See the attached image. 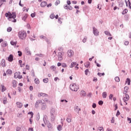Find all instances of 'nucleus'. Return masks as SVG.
Returning a JSON list of instances; mask_svg holds the SVG:
<instances>
[{"label":"nucleus","instance_id":"f257e3e1","mask_svg":"<svg viewBox=\"0 0 131 131\" xmlns=\"http://www.w3.org/2000/svg\"><path fill=\"white\" fill-rule=\"evenodd\" d=\"M5 16L8 18V20L11 21L12 22H17L16 19V13L8 12V13H5Z\"/></svg>","mask_w":131,"mask_h":131},{"label":"nucleus","instance_id":"f03ea898","mask_svg":"<svg viewBox=\"0 0 131 131\" xmlns=\"http://www.w3.org/2000/svg\"><path fill=\"white\" fill-rule=\"evenodd\" d=\"M18 36L20 39L24 40L26 38V36H27V33L25 31H20L18 33Z\"/></svg>","mask_w":131,"mask_h":131},{"label":"nucleus","instance_id":"7ed1b4c3","mask_svg":"<svg viewBox=\"0 0 131 131\" xmlns=\"http://www.w3.org/2000/svg\"><path fill=\"white\" fill-rule=\"evenodd\" d=\"M70 89L73 92H77L79 88L78 87V85H76V84L74 83L70 85Z\"/></svg>","mask_w":131,"mask_h":131},{"label":"nucleus","instance_id":"20e7f679","mask_svg":"<svg viewBox=\"0 0 131 131\" xmlns=\"http://www.w3.org/2000/svg\"><path fill=\"white\" fill-rule=\"evenodd\" d=\"M123 100L124 102L125 103V105H127V102L129 100V96L126 93H124V92Z\"/></svg>","mask_w":131,"mask_h":131},{"label":"nucleus","instance_id":"39448f33","mask_svg":"<svg viewBox=\"0 0 131 131\" xmlns=\"http://www.w3.org/2000/svg\"><path fill=\"white\" fill-rule=\"evenodd\" d=\"M67 54L68 57H69V58H72V57H73V56L74 55V51H73V50L71 49L69 50L68 51Z\"/></svg>","mask_w":131,"mask_h":131},{"label":"nucleus","instance_id":"423d86ee","mask_svg":"<svg viewBox=\"0 0 131 131\" xmlns=\"http://www.w3.org/2000/svg\"><path fill=\"white\" fill-rule=\"evenodd\" d=\"M65 54V52H59L58 54V59L59 61H62L63 60V55Z\"/></svg>","mask_w":131,"mask_h":131},{"label":"nucleus","instance_id":"0eeeda50","mask_svg":"<svg viewBox=\"0 0 131 131\" xmlns=\"http://www.w3.org/2000/svg\"><path fill=\"white\" fill-rule=\"evenodd\" d=\"M75 66H76L75 67V69L76 70H78V69H79V68L77 67L78 66V63H76V62H73L71 63V65L70 66V68H73V67H74Z\"/></svg>","mask_w":131,"mask_h":131},{"label":"nucleus","instance_id":"6e6552de","mask_svg":"<svg viewBox=\"0 0 131 131\" xmlns=\"http://www.w3.org/2000/svg\"><path fill=\"white\" fill-rule=\"evenodd\" d=\"M20 74H21V73L20 72H16L14 74V78H18L19 79H21V78H22V76L20 75Z\"/></svg>","mask_w":131,"mask_h":131},{"label":"nucleus","instance_id":"1a4fd4ad","mask_svg":"<svg viewBox=\"0 0 131 131\" xmlns=\"http://www.w3.org/2000/svg\"><path fill=\"white\" fill-rule=\"evenodd\" d=\"M16 106L17 107V108H22V107H23V103L18 101L16 103Z\"/></svg>","mask_w":131,"mask_h":131},{"label":"nucleus","instance_id":"9d476101","mask_svg":"<svg viewBox=\"0 0 131 131\" xmlns=\"http://www.w3.org/2000/svg\"><path fill=\"white\" fill-rule=\"evenodd\" d=\"M42 101L41 100H38L36 101V103L35 104V108H38L39 104H41Z\"/></svg>","mask_w":131,"mask_h":131},{"label":"nucleus","instance_id":"9b49d317","mask_svg":"<svg viewBox=\"0 0 131 131\" xmlns=\"http://www.w3.org/2000/svg\"><path fill=\"white\" fill-rule=\"evenodd\" d=\"M13 60L14 56H13V55L12 54H10L8 58V60L9 61V62H13Z\"/></svg>","mask_w":131,"mask_h":131},{"label":"nucleus","instance_id":"f8f14e48","mask_svg":"<svg viewBox=\"0 0 131 131\" xmlns=\"http://www.w3.org/2000/svg\"><path fill=\"white\" fill-rule=\"evenodd\" d=\"M93 33L94 35H95L96 36L99 35V31L95 27L93 28Z\"/></svg>","mask_w":131,"mask_h":131},{"label":"nucleus","instance_id":"ddd939ff","mask_svg":"<svg viewBox=\"0 0 131 131\" xmlns=\"http://www.w3.org/2000/svg\"><path fill=\"white\" fill-rule=\"evenodd\" d=\"M80 95L82 97H85V96H86V93L84 91H81V92H80Z\"/></svg>","mask_w":131,"mask_h":131},{"label":"nucleus","instance_id":"4468645a","mask_svg":"<svg viewBox=\"0 0 131 131\" xmlns=\"http://www.w3.org/2000/svg\"><path fill=\"white\" fill-rule=\"evenodd\" d=\"M1 64L2 67H6V60L5 59L2 60Z\"/></svg>","mask_w":131,"mask_h":131},{"label":"nucleus","instance_id":"2eb2a0df","mask_svg":"<svg viewBox=\"0 0 131 131\" xmlns=\"http://www.w3.org/2000/svg\"><path fill=\"white\" fill-rule=\"evenodd\" d=\"M41 110H46L47 109V105L45 103H42V105L41 106Z\"/></svg>","mask_w":131,"mask_h":131},{"label":"nucleus","instance_id":"dca6fc26","mask_svg":"<svg viewBox=\"0 0 131 131\" xmlns=\"http://www.w3.org/2000/svg\"><path fill=\"white\" fill-rule=\"evenodd\" d=\"M40 6H41V7H42V8H45V7H46V6H47V2H42V3H41Z\"/></svg>","mask_w":131,"mask_h":131},{"label":"nucleus","instance_id":"f3484780","mask_svg":"<svg viewBox=\"0 0 131 131\" xmlns=\"http://www.w3.org/2000/svg\"><path fill=\"white\" fill-rule=\"evenodd\" d=\"M16 85H17V81L16 80L12 81V86L13 88H16Z\"/></svg>","mask_w":131,"mask_h":131},{"label":"nucleus","instance_id":"a211bd4d","mask_svg":"<svg viewBox=\"0 0 131 131\" xmlns=\"http://www.w3.org/2000/svg\"><path fill=\"white\" fill-rule=\"evenodd\" d=\"M47 94H46L45 93H40L38 94V96L40 97H46V95Z\"/></svg>","mask_w":131,"mask_h":131},{"label":"nucleus","instance_id":"6ab92c4d","mask_svg":"<svg viewBox=\"0 0 131 131\" xmlns=\"http://www.w3.org/2000/svg\"><path fill=\"white\" fill-rule=\"evenodd\" d=\"M102 97L103 99H106V98H107V92H104L102 93Z\"/></svg>","mask_w":131,"mask_h":131},{"label":"nucleus","instance_id":"aec40b11","mask_svg":"<svg viewBox=\"0 0 131 131\" xmlns=\"http://www.w3.org/2000/svg\"><path fill=\"white\" fill-rule=\"evenodd\" d=\"M10 43L12 46H16L17 45V41H11Z\"/></svg>","mask_w":131,"mask_h":131},{"label":"nucleus","instance_id":"412c9836","mask_svg":"<svg viewBox=\"0 0 131 131\" xmlns=\"http://www.w3.org/2000/svg\"><path fill=\"white\" fill-rule=\"evenodd\" d=\"M125 82H126V83H127L128 85H129V84H130V79L127 78Z\"/></svg>","mask_w":131,"mask_h":131},{"label":"nucleus","instance_id":"4be33fe9","mask_svg":"<svg viewBox=\"0 0 131 131\" xmlns=\"http://www.w3.org/2000/svg\"><path fill=\"white\" fill-rule=\"evenodd\" d=\"M34 81L36 84H39V79H38V78H35Z\"/></svg>","mask_w":131,"mask_h":131},{"label":"nucleus","instance_id":"5701e85b","mask_svg":"<svg viewBox=\"0 0 131 131\" xmlns=\"http://www.w3.org/2000/svg\"><path fill=\"white\" fill-rule=\"evenodd\" d=\"M28 17V15L27 14H25V15L23 16L22 19L24 21H25V20H26V19H27Z\"/></svg>","mask_w":131,"mask_h":131},{"label":"nucleus","instance_id":"b1692460","mask_svg":"<svg viewBox=\"0 0 131 131\" xmlns=\"http://www.w3.org/2000/svg\"><path fill=\"white\" fill-rule=\"evenodd\" d=\"M105 34H106V35H108V36H112L111 34H110V32H109L107 31H105L104 32Z\"/></svg>","mask_w":131,"mask_h":131},{"label":"nucleus","instance_id":"393cba45","mask_svg":"<svg viewBox=\"0 0 131 131\" xmlns=\"http://www.w3.org/2000/svg\"><path fill=\"white\" fill-rule=\"evenodd\" d=\"M19 64L20 65V67H24L25 66V64H22V60H19Z\"/></svg>","mask_w":131,"mask_h":131},{"label":"nucleus","instance_id":"a878e982","mask_svg":"<svg viewBox=\"0 0 131 131\" xmlns=\"http://www.w3.org/2000/svg\"><path fill=\"white\" fill-rule=\"evenodd\" d=\"M75 110L77 112H78V113H79V111H80L81 110L80 108H79L78 106H76Z\"/></svg>","mask_w":131,"mask_h":131},{"label":"nucleus","instance_id":"bb28decb","mask_svg":"<svg viewBox=\"0 0 131 131\" xmlns=\"http://www.w3.org/2000/svg\"><path fill=\"white\" fill-rule=\"evenodd\" d=\"M43 81L45 83H48L49 82V79L48 78H45L43 79Z\"/></svg>","mask_w":131,"mask_h":131},{"label":"nucleus","instance_id":"cd10ccee","mask_svg":"<svg viewBox=\"0 0 131 131\" xmlns=\"http://www.w3.org/2000/svg\"><path fill=\"white\" fill-rule=\"evenodd\" d=\"M97 130L98 131H104V128L103 127H98Z\"/></svg>","mask_w":131,"mask_h":131},{"label":"nucleus","instance_id":"c85d7f7f","mask_svg":"<svg viewBox=\"0 0 131 131\" xmlns=\"http://www.w3.org/2000/svg\"><path fill=\"white\" fill-rule=\"evenodd\" d=\"M27 55H31V52L29 49H26Z\"/></svg>","mask_w":131,"mask_h":131},{"label":"nucleus","instance_id":"c756f323","mask_svg":"<svg viewBox=\"0 0 131 131\" xmlns=\"http://www.w3.org/2000/svg\"><path fill=\"white\" fill-rule=\"evenodd\" d=\"M1 88H2V92H5L6 91V89L5 88V85H1Z\"/></svg>","mask_w":131,"mask_h":131},{"label":"nucleus","instance_id":"7c9ffc66","mask_svg":"<svg viewBox=\"0 0 131 131\" xmlns=\"http://www.w3.org/2000/svg\"><path fill=\"white\" fill-rule=\"evenodd\" d=\"M6 73H7V74H12V73H13V72L11 70H8Z\"/></svg>","mask_w":131,"mask_h":131},{"label":"nucleus","instance_id":"2f4dec72","mask_svg":"<svg viewBox=\"0 0 131 131\" xmlns=\"http://www.w3.org/2000/svg\"><path fill=\"white\" fill-rule=\"evenodd\" d=\"M115 80L117 81V82H119L120 81V79L118 77H116L115 78Z\"/></svg>","mask_w":131,"mask_h":131},{"label":"nucleus","instance_id":"473e14b6","mask_svg":"<svg viewBox=\"0 0 131 131\" xmlns=\"http://www.w3.org/2000/svg\"><path fill=\"white\" fill-rule=\"evenodd\" d=\"M124 90H125L124 94H126L127 93V91L128 90V87L127 86L124 87Z\"/></svg>","mask_w":131,"mask_h":131},{"label":"nucleus","instance_id":"72a5a7b5","mask_svg":"<svg viewBox=\"0 0 131 131\" xmlns=\"http://www.w3.org/2000/svg\"><path fill=\"white\" fill-rule=\"evenodd\" d=\"M51 70H53V71H55V70H56V67L52 66L50 67Z\"/></svg>","mask_w":131,"mask_h":131},{"label":"nucleus","instance_id":"f704fd0d","mask_svg":"<svg viewBox=\"0 0 131 131\" xmlns=\"http://www.w3.org/2000/svg\"><path fill=\"white\" fill-rule=\"evenodd\" d=\"M127 11H127V9H124V10L123 11L122 14L123 15H125V14H126V13H127Z\"/></svg>","mask_w":131,"mask_h":131},{"label":"nucleus","instance_id":"c9c22d12","mask_svg":"<svg viewBox=\"0 0 131 131\" xmlns=\"http://www.w3.org/2000/svg\"><path fill=\"white\" fill-rule=\"evenodd\" d=\"M62 20H63V19L61 18V17H59L58 18V23H59V24H62Z\"/></svg>","mask_w":131,"mask_h":131},{"label":"nucleus","instance_id":"e433bc0d","mask_svg":"<svg viewBox=\"0 0 131 131\" xmlns=\"http://www.w3.org/2000/svg\"><path fill=\"white\" fill-rule=\"evenodd\" d=\"M57 129L58 130H61L62 129V126L61 125H59L57 127Z\"/></svg>","mask_w":131,"mask_h":131},{"label":"nucleus","instance_id":"4c0bfd02","mask_svg":"<svg viewBox=\"0 0 131 131\" xmlns=\"http://www.w3.org/2000/svg\"><path fill=\"white\" fill-rule=\"evenodd\" d=\"M98 76H104V75H105V73H98Z\"/></svg>","mask_w":131,"mask_h":131},{"label":"nucleus","instance_id":"58836bf2","mask_svg":"<svg viewBox=\"0 0 131 131\" xmlns=\"http://www.w3.org/2000/svg\"><path fill=\"white\" fill-rule=\"evenodd\" d=\"M64 49L63 48V47H59L58 48V50L59 51V52H63Z\"/></svg>","mask_w":131,"mask_h":131},{"label":"nucleus","instance_id":"ea45409f","mask_svg":"<svg viewBox=\"0 0 131 131\" xmlns=\"http://www.w3.org/2000/svg\"><path fill=\"white\" fill-rule=\"evenodd\" d=\"M50 18H51V19H54V18H55V14H51V15H50Z\"/></svg>","mask_w":131,"mask_h":131},{"label":"nucleus","instance_id":"a19ab883","mask_svg":"<svg viewBox=\"0 0 131 131\" xmlns=\"http://www.w3.org/2000/svg\"><path fill=\"white\" fill-rule=\"evenodd\" d=\"M60 4V1L57 0L56 1V3H55V6H58Z\"/></svg>","mask_w":131,"mask_h":131},{"label":"nucleus","instance_id":"79ce46f5","mask_svg":"<svg viewBox=\"0 0 131 131\" xmlns=\"http://www.w3.org/2000/svg\"><path fill=\"white\" fill-rule=\"evenodd\" d=\"M61 66L63 68H66V67H67L66 63H62Z\"/></svg>","mask_w":131,"mask_h":131},{"label":"nucleus","instance_id":"37998d69","mask_svg":"<svg viewBox=\"0 0 131 131\" xmlns=\"http://www.w3.org/2000/svg\"><path fill=\"white\" fill-rule=\"evenodd\" d=\"M17 117L20 118L22 117V113H18L17 114Z\"/></svg>","mask_w":131,"mask_h":131},{"label":"nucleus","instance_id":"c03bdc74","mask_svg":"<svg viewBox=\"0 0 131 131\" xmlns=\"http://www.w3.org/2000/svg\"><path fill=\"white\" fill-rule=\"evenodd\" d=\"M16 131H20L21 130V127H19V126H17L16 128Z\"/></svg>","mask_w":131,"mask_h":131},{"label":"nucleus","instance_id":"a18cd8bd","mask_svg":"<svg viewBox=\"0 0 131 131\" xmlns=\"http://www.w3.org/2000/svg\"><path fill=\"white\" fill-rule=\"evenodd\" d=\"M35 15H36L35 12H34L31 14V16L32 17V18H34V17H35Z\"/></svg>","mask_w":131,"mask_h":131},{"label":"nucleus","instance_id":"49530a36","mask_svg":"<svg viewBox=\"0 0 131 131\" xmlns=\"http://www.w3.org/2000/svg\"><path fill=\"white\" fill-rule=\"evenodd\" d=\"M47 126L48 128H52V124L51 123L48 124Z\"/></svg>","mask_w":131,"mask_h":131},{"label":"nucleus","instance_id":"de8ad7c7","mask_svg":"<svg viewBox=\"0 0 131 131\" xmlns=\"http://www.w3.org/2000/svg\"><path fill=\"white\" fill-rule=\"evenodd\" d=\"M89 66H90V62H86L85 64V67H86V68H88V67H89Z\"/></svg>","mask_w":131,"mask_h":131},{"label":"nucleus","instance_id":"09e8293b","mask_svg":"<svg viewBox=\"0 0 131 131\" xmlns=\"http://www.w3.org/2000/svg\"><path fill=\"white\" fill-rule=\"evenodd\" d=\"M18 56L19 57H21V56H22V52L20 51H18Z\"/></svg>","mask_w":131,"mask_h":131},{"label":"nucleus","instance_id":"8fccbe9b","mask_svg":"<svg viewBox=\"0 0 131 131\" xmlns=\"http://www.w3.org/2000/svg\"><path fill=\"white\" fill-rule=\"evenodd\" d=\"M103 101H102V100H100L99 102H98V104H99V105H103Z\"/></svg>","mask_w":131,"mask_h":131},{"label":"nucleus","instance_id":"3c124183","mask_svg":"<svg viewBox=\"0 0 131 131\" xmlns=\"http://www.w3.org/2000/svg\"><path fill=\"white\" fill-rule=\"evenodd\" d=\"M89 72H90V71H89V69H86L85 70V74L86 75H88V73H89Z\"/></svg>","mask_w":131,"mask_h":131},{"label":"nucleus","instance_id":"603ef678","mask_svg":"<svg viewBox=\"0 0 131 131\" xmlns=\"http://www.w3.org/2000/svg\"><path fill=\"white\" fill-rule=\"evenodd\" d=\"M120 115V112H119V111H118L116 114V116L118 117Z\"/></svg>","mask_w":131,"mask_h":131},{"label":"nucleus","instance_id":"864d4df0","mask_svg":"<svg viewBox=\"0 0 131 131\" xmlns=\"http://www.w3.org/2000/svg\"><path fill=\"white\" fill-rule=\"evenodd\" d=\"M12 30V28L11 27H9L8 29H7V31L8 32H11Z\"/></svg>","mask_w":131,"mask_h":131},{"label":"nucleus","instance_id":"5fc2aeb1","mask_svg":"<svg viewBox=\"0 0 131 131\" xmlns=\"http://www.w3.org/2000/svg\"><path fill=\"white\" fill-rule=\"evenodd\" d=\"M28 114H30L31 115V118H32V117H33V112H29L28 113Z\"/></svg>","mask_w":131,"mask_h":131},{"label":"nucleus","instance_id":"6e6d98bb","mask_svg":"<svg viewBox=\"0 0 131 131\" xmlns=\"http://www.w3.org/2000/svg\"><path fill=\"white\" fill-rule=\"evenodd\" d=\"M95 63L96 64L97 67H101V65H100V64L97 63V61H95Z\"/></svg>","mask_w":131,"mask_h":131},{"label":"nucleus","instance_id":"4d7b16f0","mask_svg":"<svg viewBox=\"0 0 131 131\" xmlns=\"http://www.w3.org/2000/svg\"><path fill=\"white\" fill-rule=\"evenodd\" d=\"M73 8L70 6H68V10H72Z\"/></svg>","mask_w":131,"mask_h":131},{"label":"nucleus","instance_id":"13d9d810","mask_svg":"<svg viewBox=\"0 0 131 131\" xmlns=\"http://www.w3.org/2000/svg\"><path fill=\"white\" fill-rule=\"evenodd\" d=\"M128 43H129L128 41H125L124 42V45H125V46H128Z\"/></svg>","mask_w":131,"mask_h":131},{"label":"nucleus","instance_id":"bf43d9fd","mask_svg":"<svg viewBox=\"0 0 131 131\" xmlns=\"http://www.w3.org/2000/svg\"><path fill=\"white\" fill-rule=\"evenodd\" d=\"M40 38H41V39H45V38H46V37L43 35H41L40 36Z\"/></svg>","mask_w":131,"mask_h":131},{"label":"nucleus","instance_id":"052dcab7","mask_svg":"<svg viewBox=\"0 0 131 131\" xmlns=\"http://www.w3.org/2000/svg\"><path fill=\"white\" fill-rule=\"evenodd\" d=\"M109 98H110V100H112V98H113V95L111 94L109 96Z\"/></svg>","mask_w":131,"mask_h":131},{"label":"nucleus","instance_id":"680f3d73","mask_svg":"<svg viewBox=\"0 0 131 131\" xmlns=\"http://www.w3.org/2000/svg\"><path fill=\"white\" fill-rule=\"evenodd\" d=\"M83 42H86V37H84V38L82 40Z\"/></svg>","mask_w":131,"mask_h":131},{"label":"nucleus","instance_id":"e2e57ef3","mask_svg":"<svg viewBox=\"0 0 131 131\" xmlns=\"http://www.w3.org/2000/svg\"><path fill=\"white\" fill-rule=\"evenodd\" d=\"M3 104H7V98H5V99L3 100Z\"/></svg>","mask_w":131,"mask_h":131},{"label":"nucleus","instance_id":"0e129e2a","mask_svg":"<svg viewBox=\"0 0 131 131\" xmlns=\"http://www.w3.org/2000/svg\"><path fill=\"white\" fill-rule=\"evenodd\" d=\"M92 107L93 108H96L97 107V105L96 104V103H93L92 105Z\"/></svg>","mask_w":131,"mask_h":131},{"label":"nucleus","instance_id":"69168bd1","mask_svg":"<svg viewBox=\"0 0 131 131\" xmlns=\"http://www.w3.org/2000/svg\"><path fill=\"white\" fill-rule=\"evenodd\" d=\"M67 121L68 122H70L71 121V119L69 118H67Z\"/></svg>","mask_w":131,"mask_h":131},{"label":"nucleus","instance_id":"338daca9","mask_svg":"<svg viewBox=\"0 0 131 131\" xmlns=\"http://www.w3.org/2000/svg\"><path fill=\"white\" fill-rule=\"evenodd\" d=\"M38 57H42L43 55L42 54H36Z\"/></svg>","mask_w":131,"mask_h":131},{"label":"nucleus","instance_id":"774afa93","mask_svg":"<svg viewBox=\"0 0 131 131\" xmlns=\"http://www.w3.org/2000/svg\"><path fill=\"white\" fill-rule=\"evenodd\" d=\"M127 120H128V121H129V123H131V119H130V118H127Z\"/></svg>","mask_w":131,"mask_h":131}]
</instances>
